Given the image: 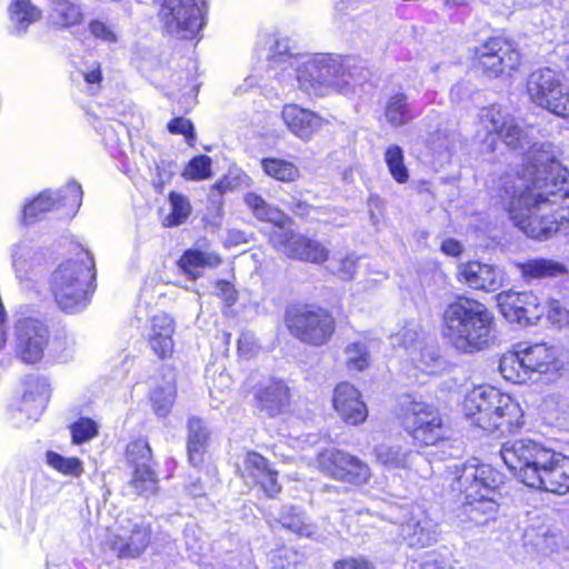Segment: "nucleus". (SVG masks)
Segmentation results:
<instances>
[{
	"instance_id": "nucleus-6",
	"label": "nucleus",
	"mask_w": 569,
	"mask_h": 569,
	"mask_svg": "<svg viewBox=\"0 0 569 569\" xmlns=\"http://www.w3.org/2000/svg\"><path fill=\"white\" fill-rule=\"evenodd\" d=\"M94 262L91 253L80 249L76 259L61 262L51 276V291L59 308L66 312L84 309L94 291Z\"/></svg>"
},
{
	"instance_id": "nucleus-32",
	"label": "nucleus",
	"mask_w": 569,
	"mask_h": 569,
	"mask_svg": "<svg viewBox=\"0 0 569 569\" xmlns=\"http://www.w3.org/2000/svg\"><path fill=\"white\" fill-rule=\"evenodd\" d=\"M82 12L71 0H50L49 20L58 27H72L82 21Z\"/></svg>"
},
{
	"instance_id": "nucleus-29",
	"label": "nucleus",
	"mask_w": 569,
	"mask_h": 569,
	"mask_svg": "<svg viewBox=\"0 0 569 569\" xmlns=\"http://www.w3.org/2000/svg\"><path fill=\"white\" fill-rule=\"evenodd\" d=\"M498 511L496 496H481L466 499L462 503V513L473 523L482 526L495 519Z\"/></svg>"
},
{
	"instance_id": "nucleus-3",
	"label": "nucleus",
	"mask_w": 569,
	"mask_h": 569,
	"mask_svg": "<svg viewBox=\"0 0 569 569\" xmlns=\"http://www.w3.org/2000/svg\"><path fill=\"white\" fill-rule=\"evenodd\" d=\"M441 335L460 352L471 355L482 351L495 341V316L485 303L458 297L442 312Z\"/></svg>"
},
{
	"instance_id": "nucleus-27",
	"label": "nucleus",
	"mask_w": 569,
	"mask_h": 569,
	"mask_svg": "<svg viewBox=\"0 0 569 569\" xmlns=\"http://www.w3.org/2000/svg\"><path fill=\"white\" fill-rule=\"evenodd\" d=\"M10 31L23 34L28 28L42 18V11L31 0H13L8 8Z\"/></svg>"
},
{
	"instance_id": "nucleus-51",
	"label": "nucleus",
	"mask_w": 569,
	"mask_h": 569,
	"mask_svg": "<svg viewBox=\"0 0 569 569\" xmlns=\"http://www.w3.org/2000/svg\"><path fill=\"white\" fill-rule=\"evenodd\" d=\"M89 30L93 37L101 39L106 42L113 43L117 41L116 32L100 20H92L89 24Z\"/></svg>"
},
{
	"instance_id": "nucleus-36",
	"label": "nucleus",
	"mask_w": 569,
	"mask_h": 569,
	"mask_svg": "<svg viewBox=\"0 0 569 569\" xmlns=\"http://www.w3.org/2000/svg\"><path fill=\"white\" fill-rule=\"evenodd\" d=\"M261 167L269 177L282 182L296 181L300 174L295 163L283 159L266 158L261 161Z\"/></svg>"
},
{
	"instance_id": "nucleus-58",
	"label": "nucleus",
	"mask_w": 569,
	"mask_h": 569,
	"mask_svg": "<svg viewBox=\"0 0 569 569\" xmlns=\"http://www.w3.org/2000/svg\"><path fill=\"white\" fill-rule=\"evenodd\" d=\"M416 567L413 569H452L451 567L445 565L441 561H438L433 558H428L420 562H415Z\"/></svg>"
},
{
	"instance_id": "nucleus-23",
	"label": "nucleus",
	"mask_w": 569,
	"mask_h": 569,
	"mask_svg": "<svg viewBox=\"0 0 569 569\" xmlns=\"http://www.w3.org/2000/svg\"><path fill=\"white\" fill-rule=\"evenodd\" d=\"M256 399L260 411L276 417L289 407L290 390L283 380L270 379L259 387Z\"/></svg>"
},
{
	"instance_id": "nucleus-38",
	"label": "nucleus",
	"mask_w": 569,
	"mask_h": 569,
	"mask_svg": "<svg viewBox=\"0 0 569 569\" xmlns=\"http://www.w3.org/2000/svg\"><path fill=\"white\" fill-rule=\"evenodd\" d=\"M34 250L28 241L17 243L12 249V267L19 278L28 276L33 266Z\"/></svg>"
},
{
	"instance_id": "nucleus-13",
	"label": "nucleus",
	"mask_w": 569,
	"mask_h": 569,
	"mask_svg": "<svg viewBox=\"0 0 569 569\" xmlns=\"http://www.w3.org/2000/svg\"><path fill=\"white\" fill-rule=\"evenodd\" d=\"M473 58L477 68L488 77H498L506 68L515 69L520 62L513 44L501 37H492L475 48Z\"/></svg>"
},
{
	"instance_id": "nucleus-64",
	"label": "nucleus",
	"mask_w": 569,
	"mask_h": 569,
	"mask_svg": "<svg viewBox=\"0 0 569 569\" xmlns=\"http://www.w3.org/2000/svg\"><path fill=\"white\" fill-rule=\"evenodd\" d=\"M447 3L452 6H462L465 4V0H447Z\"/></svg>"
},
{
	"instance_id": "nucleus-21",
	"label": "nucleus",
	"mask_w": 569,
	"mask_h": 569,
	"mask_svg": "<svg viewBox=\"0 0 569 569\" xmlns=\"http://www.w3.org/2000/svg\"><path fill=\"white\" fill-rule=\"evenodd\" d=\"M333 408L340 418L349 425H359L368 416L360 392L350 383L341 382L333 391Z\"/></svg>"
},
{
	"instance_id": "nucleus-1",
	"label": "nucleus",
	"mask_w": 569,
	"mask_h": 569,
	"mask_svg": "<svg viewBox=\"0 0 569 569\" xmlns=\"http://www.w3.org/2000/svg\"><path fill=\"white\" fill-rule=\"evenodd\" d=\"M479 121L510 149L526 151L523 172L502 179L503 197L513 224L528 237L547 239L569 222V171L561 167L550 144L535 142L526 126L500 106L481 109Z\"/></svg>"
},
{
	"instance_id": "nucleus-7",
	"label": "nucleus",
	"mask_w": 569,
	"mask_h": 569,
	"mask_svg": "<svg viewBox=\"0 0 569 569\" xmlns=\"http://www.w3.org/2000/svg\"><path fill=\"white\" fill-rule=\"evenodd\" d=\"M499 370L506 380L523 383L532 373L546 375L558 370L556 349L546 343L521 342L517 349L505 353Z\"/></svg>"
},
{
	"instance_id": "nucleus-61",
	"label": "nucleus",
	"mask_w": 569,
	"mask_h": 569,
	"mask_svg": "<svg viewBox=\"0 0 569 569\" xmlns=\"http://www.w3.org/2000/svg\"><path fill=\"white\" fill-rule=\"evenodd\" d=\"M229 237H230V239H231L234 243H240V242L246 241V240H244V234H243L241 231H238V230H231V231L229 232Z\"/></svg>"
},
{
	"instance_id": "nucleus-59",
	"label": "nucleus",
	"mask_w": 569,
	"mask_h": 569,
	"mask_svg": "<svg viewBox=\"0 0 569 569\" xmlns=\"http://www.w3.org/2000/svg\"><path fill=\"white\" fill-rule=\"evenodd\" d=\"M359 0H335V10L338 13H347L358 7Z\"/></svg>"
},
{
	"instance_id": "nucleus-45",
	"label": "nucleus",
	"mask_w": 569,
	"mask_h": 569,
	"mask_svg": "<svg viewBox=\"0 0 569 569\" xmlns=\"http://www.w3.org/2000/svg\"><path fill=\"white\" fill-rule=\"evenodd\" d=\"M211 159L208 156H197L190 160L182 176L191 180H203L211 176Z\"/></svg>"
},
{
	"instance_id": "nucleus-60",
	"label": "nucleus",
	"mask_w": 569,
	"mask_h": 569,
	"mask_svg": "<svg viewBox=\"0 0 569 569\" xmlns=\"http://www.w3.org/2000/svg\"><path fill=\"white\" fill-rule=\"evenodd\" d=\"M84 79L89 83H99L101 80V72L99 69L84 73Z\"/></svg>"
},
{
	"instance_id": "nucleus-62",
	"label": "nucleus",
	"mask_w": 569,
	"mask_h": 569,
	"mask_svg": "<svg viewBox=\"0 0 569 569\" xmlns=\"http://www.w3.org/2000/svg\"><path fill=\"white\" fill-rule=\"evenodd\" d=\"M289 46L287 42L276 41V49L274 51L279 54H286L289 53Z\"/></svg>"
},
{
	"instance_id": "nucleus-24",
	"label": "nucleus",
	"mask_w": 569,
	"mask_h": 569,
	"mask_svg": "<svg viewBox=\"0 0 569 569\" xmlns=\"http://www.w3.org/2000/svg\"><path fill=\"white\" fill-rule=\"evenodd\" d=\"M282 119L288 129L302 140L311 139L323 124L321 117L298 104H286L282 109Z\"/></svg>"
},
{
	"instance_id": "nucleus-63",
	"label": "nucleus",
	"mask_w": 569,
	"mask_h": 569,
	"mask_svg": "<svg viewBox=\"0 0 569 569\" xmlns=\"http://www.w3.org/2000/svg\"><path fill=\"white\" fill-rule=\"evenodd\" d=\"M189 490L192 496H201L202 495V491L200 488H198L197 483L192 485V487H190Z\"/></svg>"
},
{
	"instance_id": "nucleus-11",
	"label": "nucleus",
	"mask_w": 569,
	"mask_h": 569,
	"mask_svg": "<svg viewBox=\"0 0 569 569\" xmlns=\"http://www.w3.org/2000/svg\"><path fill=\"white\" fill-rule=\"evenodd\" d=\"M159 18L164 30L182 39H191L203 26L198 0H158Z\"/></svg>"
},
{
	"instance_id": "nucleus-46",
	"label": "nucleus",
	"mask_w": 569,
	"mask_h": 569,
	"mask_svg": "<svg viewBox=\"0 0 569 569\" xmlns=\"http://www.w3.org/2000/svg\"><path fill=\"white\" fill-rule=\"evenodd\" d=\"M396 340L409 352L411 360H416V353L421 351V346H425L416 328H403L397 333Z\"/></svg>"
},
{
	"instance_id": "nucleus-37",
	"label": "nucleus",
	"mask_w": 569,
	"mask_h": 569,
	"mask_svg": "<svg viewBox=\"0 0 569 569\" xmlns=\"http://www.w3.org/2000/svg\"><path fill=\"white\" fill-rule=\"evenodd\" d=\"M129 486L138 496L150 497L158 490V480L150 466L136 467Z\"/></svg>"
},
{
	"instance_id": "nucleus-22",
	"label": "nucleus",
	"mask_w": 569,
	"mask_h": 569,
	"mask_svg": "<svg viewBox=\"0 0 569 569\" xmlns=\"http://www.w3.org/2000/svg\"><path fill=\"white\" fill-rule=\"evenodd\" d=\"M241 476L247 482L259 485L268 497H274L281 489L277 480L278 472L257 452L247 455Z\"/></svg>"
},
{
	"instance_id": "nucleus-55",
	"label": "nucleus",
	"mask_w": 569,
	"mask_h": 569,
	"mask_svg": "<svg viewBox=\"0 0 569 569\" xmlns=\"http://www.w3.org/2000/svg\"><path fill=\"white\" fill-rule=\"evenodd\" d=\"M229 187L230 182L228 180H220L216 182L209 192V200L213 204L220 207L222 203V196L229 189Z\"/></svg>"
},
{
	"instance_id": "nucleus-8",
	"label": "nucleus",
	"mask_w": 569,
	"mask_h": 569,
	"mask_svg": "<svg viewBox=\"0 0 569 569\" xmlns=\"http://www.w3.org/2000/svg\"><path fill=\"white\" fill-rule=\"evenodd\" d=\"M284 321L292 337L315 347L328 343L336 330V321L331 313L313 305L288 309Z\"/></svg>"
},
{
	"instance_id": "nucleus-30",
	"label": "nucleus",
	"mask_w": 569,
	"mask_h": 569,
	"mask_svg": "<svg viewBox=\"0 0 569 569\" xmlns=\"http://www.w3.org/2000/svg\"><path fill=\"white\" fill-rule=\"evenodd\" d=\"M221 263L219 254L199 250H187L179 260V267L191 279L202 276L206 268H216Z\"/></svg>"
},
{
	"instance_id": "nucleus-43",
	"label": "nucleus",
	"mask_w": 569,
	"mask_h": 569,
	"mask_svg": "<svg viewBox=\"0 0 569 569\" xmlns=\"http://www.w3.org/2000/svg\"><path fill=\"white\" fill-rule=\"evenodd\" d=\"M47 462L59 472L79 477L83 472L82 463L78 458H66L57 452H47Z\"/></svg>"
},
{
	"instance_id": "nucleus-18",
	"label": "nucleus",
	"mask_w": 569,
	"mask_h": 569,
	"mask_svg": "<svg viewBox=\"0 0 569 569\" xmlns=\"http://www.w3.org/2000/svg\"><path fill=\"white\" fill-rule=\"evenodd\" d=\"M151 527L143 520H124L119 533L109 537L110 548L121 558H137L149 546Z\"/></svg>"
},
{
	"instance_id": "nucleus-4",
	"label": "nucleus",
	"mask_w": 569,
	"mask_h": 569,
	"mask_svg": "<svg viewBox=\"0 0 569 569\" xmlns=\"http://www.w3.org/2000/svg\"><path fill=\"white\" fill-rule=\"evenodd\" d=\"M244 202L257 219L274 224L269 240L276 250L289 258L311 263L320 264L328 259L329 251L326 247L286 227L289 217L269 204L260 194L248 192Z\"/></svg>"
},
{
	"instance_id": "nucleus-57",
	"label": "nucleus",
	"mask_w": 569,
	"mask_h": 569,
	"mask_svg": "<svg viewBox=\"0 0 569 569\" xmlns=\"http://www.w3.org/2000/svg\"><path fill=\"white\" fill-rule=\"evenodd\" d=\"M218 289L221 291L226 302L233 305L237 301V293L233 287L227 281L218 282Z\"/></svg>"
},
{
	"instance_id": "nucleus-56",
	"label": "nucleus",
	"mask_w": 569,
	"mask_h": 569,
	"mask_svg": "<svg viewBox=\"0 0 569 569\" xmlns=\"http://www.w3.org/2000/svg\"><path fill=\"white\" fill-rule=\"evenodd\" d=\"M441 250L448 256L457 257L461 253L462 246L455 239H446L441 244Z\"/></svg>"
},
{
	"instance_id": "nucleus-52",
	"label": "nucleus",
	"mask_w": 569,
	"mask_h": 569,
	"mask_svg": "<svg viewBox=\"0 0 569 569\" xmlns=\"http://www.w3.org/2000/svg\"><path fill=\"white\" fill-rule=\"evenodd\" d=\"M168 129L171 133L183 134L188 140L194 138L193 124L188 119L174 118L169 122Z\"/></svg>"
},
{
	"instance_id": "nucleus-34",
	"label": "nucleus",
	"mask_w": 569,
	"mask_h": 569,
	"mask_svg": "<svg viewBox=\"0 0 569 569\" xmlns=\"http://www.w3.org/2000/svg\"><path fill=\"white\" fill-rule=\"evenodd\" d=\"M277 521L283 528L302 537H311L315 533V526L299 508L292 506L283 507Z\"/></svg>"
},
{
	"instance_id": "nucleus-54",
	"label": "nucleus",
	"mask_w": 569,
	"mask_h": 569,
	"mask_svg": "<svg viewBox=\"0 0 569 569\" xmlns=\"http://www.w3.org/2000/svg\"><path fill=\"white\" fill-rule=\"evenodd\" d=\"M336 569H375L373 565L362 558H347L337 561Z\"/></svg>"
},
{
	"instance_id": "nucleus-16",
	"label": "nucleus",
	"mask_w": 569,
	"mask_h": 569,
	"mask_svg": "<svg viewBox=\"0 0 569 569\" xmlns=\"http://www.w3.org/2000/svg\"><path fill=\"white\" fill-rule=\"evenodd\" d=\"M497 299L502 316L510 322L531 325L545 312L539 298L531 291H506L499 293Z\"/></svg>"
},
{
	"instance_id": "nucleus-47",
	"label": "nucleus",
	"mask_w": 569,
	"mask_h": 569,
	"mask_svg": "<svg viewBox=\"0 0 569 569\" xmlns=\"http://www.w3.org/2000/svg\"><path fill=\"white\" fill-rule=\"evenodd\" d=\"M456 143V132L448 129H439L433 132L428 144L436 152H449Z\"/></svg>"
},
{
	"instance_id": "nucleus-19",
	"label": "nucleus",
	"mask_w": 569,
	"mask_h": 569,
	"mask_svg": "<svg viewBox=\"0 0 569 569\" xmlns=\"http://www.w3.org/2000/svg\"><path fill=\"white\" fill-rule=\"evenodd\" d=\"M17 349L23 362L34 363L42 358L48 343V328L38 319L23 318L16 325Z\"/></svg>"
},
{
	"instance_id": "nucleus-49",
	"label": "nucleus",
	"mask_w": 569,
	"mask_h": 569,
	"mask_svg": "<svg viewBox=\"0 0 569 569\" xmlns=\"http://www.w3.org/2000/svg\"><path fill=\"white\" fill-rule=\"evenodd\" d=\"M98 432L97 425L91 419H80L72 428V439L76 443H81L93 438Z\"/></svg>"
},
{
	"instance_id": "nucleus-40",
	"label": "nucleus",
	"mask_w": 569,
	"mask_h": 569,
	"mask_svg": "<svg viewBox=\"0 0 569 569\" xmlns=\"http://www.w3.org/2000/svg\"><path fill=\"white\" fill-rule=\"evenodd\" d=\"M176 399V388L171 383L156 388L150 396L153 411L159 417H166Z\"/></svg>"
},
{
	"instance_id": "nucleus-35",
	"label": "nucleus",
	"mask_w": 569,
	"mask_h": 569,
	"mask_svg": "<svg viewBox=\"0 0 569 569\" xmlns=\"http://www.w3.org/2000/svg\"><path fill=\"white\" fill-rule=\"evenodd\" d=\"M47 401L46 386L37 382L23 393L19 410L26 412L28 419L37 420L44 410Z\"/></svg>"
},
{
	"instance_id": "nucleus-42",
	"label": "nucleus",
	"mask_w": 569,
	"mask_h": 569,
	"mask_svg": "<svg viewBox=\"0 0 569 569\" xmlns=\"http://www.w3.org/2000/svg\"><path fill=\"white\" fill-rule=\"evenodd\" d=\"M169 201L171 206V213L166 218L167 227H174L182 224L191 213V206L189 200L176 192L169 194Z\"/></svg>"
},
{
	"instance_id": "nucleus-44",
	"label": "nucleus",
	"mask_w": 569,
	"mask_h": 569,
	"mask_svg": "<svg viewBox=\"0 0 569 569\" xmlns=\"http://www.w3.org/2000/svg\"><path fill=\"white\" fill-rule=\"evenodd\" d=\"M127 461L133 468L150 466L151 449L146 440L138 439L127 446Z\"/></svg>"
},
{
	"instance_id": "nucleus-9",
	"label": "nucleus",
	"mask_w": 569,
	"mask_h": 569,
	"mask_svg": "<svg viewBox=\"0 0 569 569\" xmlns=\"http://www.w3.org/2000/svg\"><path fill=\"white\" fill-rule=\"evenodd\" d=\"M406 431L421 446H437L448 441L447 429L438 410L423 401H408L402 407Z\"/></svg>"
},
{
	"instance_id": "nucleus-2",
	"label": "nucleus",
	"mask_w": 569,
	"mask_h": 569,
	"mask_svg": "<svg viewBox=\"0 0 569 569\" xmlns=\"http://www.w3.org/2000/svg\"><path fill=\"white\" fill-rule=\"evenodd\" d=\"M505 465L526 486L565 495L569 491V458L531 439L507 441L500 449Z\"/></svg>"
},
{
	"instance_id": "nucleus-15",
	"label": "nucleus",
	"mask_w": 569,
	"mask_h": 569,
	"mask_svg": "<svg viewBox=\"0 0 569 569\" xmlns=\"http://www.w3.org/2000/svg\"><path fill=\"white\" fill-rule=\"evenodd\" d=\"M399 535L409 547L426 548L437 541V521L421 506H411L399 526Z\"/></svg>"
},
{
	"instance_id": "nucleus-5",
	"label": "nucleus",
	"mask_w": 569,
	"mask_h": 569,
	"mask_svg": "<svg viewBox=\"0 0 569 569\" xmlns=\"http://www.w3.org/2000/svg\"><path fill=\"white\" fill-rule=\"evenodd\" d=\"M463 411L475 426L488 432L509 433L522 425L518 402L491 387H479L469 392Z\"/></svg>"
},
{
	"instance_id": "nucleus-14",
	"label": "nucleus",
	"mask_w": 569,
	"mask_h": 569,
	"mask_svg": "<svg viewBox=\"0 0 569 569\" xmlns=\"http://www.w3.org/2000/svg\"><path fill=\"white\" fill-rule=\"evenodd\" d=\"M501 482V475L497 470L473 459L462 465L460 475L456 478V489L466 499L497 496V488Z\"/></svg>"
},
{
	"instance_id": "nucleus-33",
	"label": "nucleus",
	"mask_w": 569,
	"mask_h": 569,
	"mask_svg": "<svg viewBox=\"0 0 569 569\" xmlns=\"http://www.w3.org/2000/svg\"><path fill=\"white\" fill-rule=\"evenodd\" d=\"M385 117L390 126L401 127L410 122L416 114L408 103V97L398 92L388 99L385 107Z\"/></svg>"
},
{
	"instance_id": "nucleus-41",
	"label": "nucleus",
	"mask_w": 569,
	"mask_h": 569,
	"mask_svg": "<svg viewBox=\"0 0 569 569\" xmlns=\"http://www.w3.org/2000/svg\"><path fill=\"white\" fill-rule=\"evenodd\" d=\"M347 366L350 370L361 371L369 366L370 352L367 341L351 342L346 348Z\"/></svg>"
},
{
	"instance_id": "nucleus-39",
	"label": "nucleus",
	"mask_w": 569,
	"mask_h": 569,
	"mask_svg": "<svg viewBox=\"0 0 569 569\" xmlns=\"http://www.w3.org/2000/svg\"><path fill=\"white\" fill-rule=\"evenodd\" d=\"M385 161L390 174L398 183L409 180V170L405 164L403 151L399 146H390L385 152Z\"/></svg>"
},
{
	"instance_id": "nucleus-25",
	"label": "nucleus",
	"mask_w": 569,
	"mask_h": 569,
	"mask_svg": "<svg viewBox=\"0 0 569 569\" xmlns=\"http://www.w3.org/2000/svg\"><path fill=\"white\" fill-rule=\"evenodd\" d=\"M373 457L378 465L391 471L411 468L417 455L408 446L379 443L373 448Z\"/></svg>"
},
{
	"instance_id": "nucleus-20",
	"label": "nucleus",
	"mask_w": 569,
	"mask_h": 569,
	"mask_svg": "<svg viewBox=\"0 0 569 569\" xmlns=\"http://www.w3.org/2000/svg\"><path fill=\"white\" fill-rule=\"evenodd\" d=\"M458 279L475 290L493 292L503 286V271L492 264L470 261L459 267Z\"/></svg>"
},
{
	"instance_id": "nucleus-31",
	"label": "nucleus",
	"mask_w": 569,
	"mask_h": 569,
	"mask_svg": "<svg viewBox=\"0 0 569 569\" xmlns=\"http://www.w3.org/2000/svg\"><path fill=\"white\" fill-rule=\"evenodd\" d=\"M518 267L525 278H555L568 273V268L562 262L546 258L530 259Z\"/></svg>"
},
{
	"instance_id": "nucleus-10",
	"label": "nucleus",
	"mask_w": 569,
	"mask_h": 569,
	"mask_svg": "<svg viewBox=\"0 0 569 569\" xmlns=\"http://www.w3.org/2000/svg\"><path fill=\"white\" fill-rule=\"evenodd\" d=\"M349 74L340 57L319 54L305 62L297 71L300 88L308 92H321L322 88L340 89L348 84Z\"/></svg>"
},
{
	"instance_id": "nucleus-26",
	"label": "nucleus",
	"mask_w": 569,
	"mask_h": 569,
	"mask_svg": "<svg viewBox=\"0 0 569 569\" xmlns=\"http://www.w3.org/2000/svg\"><path fill=\"white\" fill-rule=\"evenodd\" d=\"M174 331L173 320L166 313L154 315L151 319L149 345L152 351L161 359L172 355Z\"/></svg>"
},
{
	"instance_id": "nucleus-48",
	"label": "nucleus",
	"mask_w": 569,
	"mask_h": 569,
	"mask_svg": "<svg viewBox=\"0 0 569 569\" xmlns=\"http://www.w3.org/2000/svg\"><path fill=\"white\" fill-rule=\"evenodd\" d=\"M329 268L339 278L350 280L357 270V259L353 256L333 258Z\"/></svg>"
},
{
	"instance_id": "nucleus-50",
	"label": "nucleus",
	"mask_w": 569,
	"mask_h": 569,
	"mask_svg": "<svg viewBox=\"0 0 569 569\" xmlns=\"http://www.w3.org/2000/svg\"><path fill=\"white\" fill-rule=\"evenodd\" d=\"M548 319L559 327L569 323V311L558 301L551 300L548 305Z\"/></svg>"
},
{
	"instance_id": "nucleus-53",
	"label": "nucleus",
	"mask_w": 569,
	"mask_h": 569,
	"mask_svg": "<svg viewBox=\"0 0 569 569\" xmlns=\"http://www.w3.org/2000/svg\"><path fill=\"white\" fill-rule=\"evenodd\" d=\"M172 167L173 164L168 161H160L157 163V177L154 179L157 187L161 188L171 180V177L173 176Z\"/></svg>"
},
{
	"instance_id": "nucleus-17",
	"label": "nucleus",
	"mask_w": 569,
	"mask_h": 569,
	"mask_svg": "<svg viewBox=\"0 0 569 569\" xmlns=\"http://www.w3.org/2000/svg\"><path fill=\"white\" fill-rule=\"evenodd\" d=\"M82 189L74 181L69 182L63 189L51 192H41L31 202L24 206L23 219L27 223L38 219L40 213L50 211L56 207H66L69 212L74 213L81 204Z\"/></svg>"
},
{
	"instance_id": "nucleus-28",
	"label": "nucleus",
	"mask_w": 569,
	"mask_h": 569,
	"mask_svg": "<svg viewBox=\"0 0 569 569\" xmlns=\"http://www.w3.org/2000/svg\"><path fill=\"white\" fill-rule=\"evenodd\" d=\"M210 440V431L206 423L199 418H190L188 421V458L189 462L198 466L203 460Z\"/></svg>"
},
{
	"instance_id": "nucleus-12",
	"label": "nucleus",
	"mask_w": 569,
	"mask_h": 569,
	"mask_svg": "<svg viewBox=\"0 0 569 569\" xmlns=\"http://www.w3.org/2000/svg\"><path fill=\"white\" fill-rule=\"evenodd\" d=\"M317 463L323 475L357 487L367 485L372 476L367 462L339 449L320 452Z\"/></svg>"
}]
</instances>
